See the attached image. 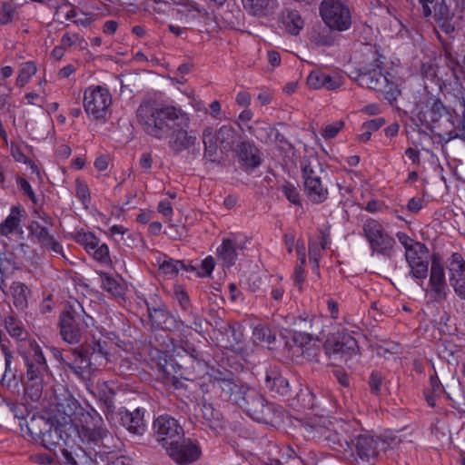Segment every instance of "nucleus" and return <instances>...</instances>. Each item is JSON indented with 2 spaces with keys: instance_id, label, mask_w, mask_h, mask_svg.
<instances>
[{
  "instance_id": "obj_23",
  "label": "nucleus",
  "mask_w": 465,
  "mask_h": 465,
  "mask_svg": "<svg viewBox=\"0 0 465 465\" xmlns=\"http://www.w3.org/2000/svg\"><path fill=\"white\" fill-rule=\"evenodd\" d=\"M245 249L244 242L236 238L223 239L222 244L217 248V257L226 267L235 264L238 256Z\"/></svg>"
},
{
  "instance_id": "obj_18",
  "label": "nucleus",
  "mask_w": 465,
  "mask_h": 465,
  "mask_svg": "<svg viewBox=\"0 0 465 465\" xmlns=\"http://www.w3.org/2000/svg\"><path fill=\"white\" fill-rule=\"evenodd\" d=\"M355 448L354 465H372L378 456L379 440L372 436L361 434L352 440Z\"/></svg>"
},
{
  "instance_id": "obj_46",
  "label": "nucleus",
  "mask_w": 465,
  "mask_h": 465,
  "mask_svg": "<svg viewBox=\"0 0 465 465\" xmlns=\"http://www.w3.org/2000/svg\"><path fill=\"white\" fill-rule=\"evenodd\" d=\"M203 143L204 145V156L213 161V156L216 154L217 151V134L213 133L211 128H205L203 132Z\"/></svg>"
},
{
  "instance_id": "obj_61",
  "label": "nucleus",
  "mask_w": 465,
  "mask_h": 465,
  "mask_svg": "<svg viewBox=\"0 0 465 465\" xmlns=\"http://www.w3.org/2000/svg\"><path fill=\"white\" fill-rule=\"evenodd\" d=\"M15 6L12 3H4L0 10V23L6 25L10 23L14 17Z\"/></svg>"
},
{
  "instance_id": "obj_1",
  "label": "nucleus",
  "mask_w": 465,
  "mask_h": 465,
  "mask_svg": "<svg viewBox=\"0 0 465 465\" xmlns=\"http://www.w3.org/2000/svg\"><path fill=\"white\" fill-rule=\"evenodd\" d=\"M366 64L357 71L355 82L361 87L380 93L383 99L392 103L401 92L391 75L382 67V55L376 45L364 44L361 49Z\"/></svg>"
},
{
  "instance_id": "obj_26",
  "label": "nucleus",
  "mask_w": 465,
  "mask_h": 465,
  "mask_svg": "<svg viewBox=\"0 0 465 465\" xmlns=\"http://www.w3.org/2000/svg\"><path fill=\"white\" fill-rule=\"evenodd\" d=\"M197 420L212 430L218 432L223 428V416L211 403H203L198 406L195 414Z\"/></svg>"
},
{
  "instance_id": "obj_47",
  "label": "nucleus",
  "mask_w": 465,
  "mask_h": 465,
  "mask_svg": "<svg viewBox=\"0 0 465 465\" xmlns=\"http://www.w3.org/2000/svg\"><path fill=\"white\" fill-rule=\"evenodd\" d=\"M28 230L30 234L36 238L37 242L45 247L53 238L54 236L49 233V231L46 227L41 225L38 222L33 221L28 226Z\"/></svg>"
},
{
  "instance_id": "obj_29",
  "label": "nucleus",
  "mask_w": 465,
  "mask_h": 465,
  "mask_svg": "<svg viewBox=\"0 0 465 465\" xmlns=\"http://www.w3.org/2000/svg\"><path fill=\"white\" fill-rule=\"evenodd\" d=\"M445 58L448 67L451 70L455 79L465 76V53L464 49L455 50L453 47L445 49Z\"/></svg>"
},
{
  "instance_id": "obj_27",
  "label": "nucleus",
  "mask_w": 465,
  "mask_h": 465,
  "mask_svg": "<svg viewBox=\"0 0 465 465\" xmlns=\"http://www.w3.org/2000/svg\"><path fill=\"white\" fill-rule=\"evenodd\" d=\"M302 183L322 177L324 173L322 163L316 153L304 155L300 161Z\"/></svg>"
},
{
  "instance_id": "obj_3",
  "label": "nucleus",
  "mask_w": 465,
  "mask_h": 465,
  "mask_svg": "<svg viewBox=\"0 0 465 465\" xmlns=\"http://www.w3.org/2000/svg\"><path fill=\"white\" fill-rule=\"evenodd\" d=\"M413 114L420 124L427 128H438L440 132L436 135L444 144L460 137L455 131V112L447 107L442 101L430 94H426L424 98L415 104Z\"/></svg>"
},
{
  "instance_id": "obj_16",
  "label": "nucleus",
  "mask_w": 465,
  "mask_h": 465,
  "mask_svg": "<svg viewBox=\"0 0 465 465\" xmlns=\"http://www.w3.org/2000/svg\"><path fill=\"white\" fill-rule=\"evenodd\" d=\"M153 437L165 449L179 443L183 437V429L178 420L170 415H160L153 424Z\"/></svg>"
},
{
  "instance_id": "obj_54",
  "label": "nucleus",
  "mask_w": 465,
  "mask_h": 465,
  "mask_svg": "<svg viewBox=\"0 0 465 465\" xmlns=\"http://www.w3.org/2000/svg\"><path fill=\"white\" fill-rule=\"evenodd\" d=\"M409 266L411 268V273L413 278L419 280L426 279L428 275V261L420 259L414 262L409 263Z\"/></svg>"
},
{
  "instance_id": "obj_2",
  "label": "nucleus",
  "mask_w": 465,
  "mask_h": 465,
  "mask_svg": "<svg viewBox=\"0 0 465 465\" xmlns=\"http://www.w3.org/2000/svg\"><path fill=\"white\" fill-rule=\"evenodd\" d=\"M69 348V354L64 371L72 373L85 385L90 382L91 376L100 368L105 367L109 361L108 343L93 339L91 343H81Z\"/></svg>"
},
{
  "instance_id": "obj_43",
  "label": "nucleus",
  "mask_w": 465,
  "mask_h": 465,
  "mask_svg": "<svg viewBox=\"0 0 465 465\" xmlns=\"http://www.w3.org/2000/svg\"><path fill=\"white\" fill-rule=\"evenodd\" d=\"M27 287L20 282H14L10 286V292L14 305L20 310L27 307Z\"/></svg>"
},
{
  "instance_id": "obj_5",
  "label": "nucleus",
  "mask_w": 465,
  "mask_h": 465,
  "mask_svg": "<svg viewBox=\"0 0 465 465\" xmlns=\"http://www.w3.org/2000/svg\"><path fill=\"white\" fill-rule=\"evenodd\" d=\"M78 435L104 460V454H114L118 449L119 439L107 428L103 417L90 409L78 418Z\"/></svg>"
},
{
  "instance_id": "obj_40",
  "label": "nucleus",
  "mask_w": 465,
  "mask_h": 465,
  "mask_svg": "<svg viewBox=\"0 0 465 465\" xmlns=\"http://www.w3.org/2000/svg\"><path fill=\"white\" fill-rule=\"evenodd\" d=\"M99 275L104 290L115 297H121L124 294L125 288L121 280H118L109 273L104 272H101Z\"/></svg>"
},
{
  "instance_id": "obj_17",
  "label": "nucleus",
  "mask_w": 465,
  "mask_h": 465,
  "mask_svg": "<svg viewBox=\"0 0 465 465\" xmlns=\"http://www.w3.org/2000/svg\"><path fill=\"white\" fill-rule=\"evenodd\" d=\"M449 282L455 294L465 301V260L459 252L452 253L445 262Z\"/></svg>"
},
{
  "instance_id": "obj_12",
  "label": "nucleus",
  "mask_w": 465,
  "mask_h": 465,
  "mask_svg": "<svg viewBox=\"0 0 465 465\" xmlns=\"http://www.w3.org/2000/svg\"><path fill=\"white\" fill-rule=\"evenodd\" d=\"M323 349L329 359L334 362L347 361L359 351L357 341L345 330L330 333L324 342Z\"/></svg>"
},
{
  "instance_id": "obj_55",
  "label": "nucleus",
  "mask_w": 465,
  "mask_h": 465,
  "mask_svg": "<svg viewBox=\"0 0 465 465\" xmlns=\"http://www.w3.org/2000/svg\"><path fill=\"white\" fill-rule=\"evenodd\" d=\"M90 254L101 263L108 264L111 262L109 248L106 243H97L96 247L91 249Z\"/></svg>"
},
{
  "instance_id": "obj_14",
  "label": "nucleus",
  "mask_w": 465,
  "mask_h": 465,
  "mask_svg": "<svg viewBox=\"0 0 465 465\" xmlns=\"http://www.w3.org/2000/svg\"><path fill=\"white\" fill-rule=\"evenodd\" d=\"M363 235L373 252L390 257L393 252L395 240L374 219H367L362 225Z\"/></svg>"
},
{
  "instance_id": "obj_52",
  "label": "nucleus",
  "mask_w": 465,
  "mask_h": 465,
  "mask_svg": "<svg viewBox=\"0 0 465 465\" xmlns=\"http://www.w3.org/2000/svg\"><path fill=\"white\" fill-rule=\"evenodd\" d=\"M281 192L286 199L294 205H301V196L298 187L291 182H285L280 186Z\"/></svg>"
},
{
  "instance_id": "obj_22",
  "label": "nucleus",
  "mask_w": 465,
  "mask_h": 465,
  "mask_svg": "<svg viewBox=\"0 0 465 465\" xmlns=\"http://www.w3.org/2000/svg\"><path fill=\"white\" fill-rule=\"evenodd\" d=\"M121 424L132 434L141 436L146 430V423L143 419L144 411L137 408L133 411L121 408L118 411Z\"/></svg>"
},
{
  "instance_id": "obj_56",
  "label": "nucleus",
  "mask_w": 465,
  "mask_h": 465,
  "mask_svg": "<svg viewBox=\"0 0 465 465\" xmlns=\"http://www.w3.org/2000/svg\"><path fill=\"white\" fill-rule=\"evenodd\" d=\"M149 318L153 326H156L158 328H165L166 322L169 320L170 315L165 306L161 310H156L155 312L149 314Z\"/></svg>"
},
{
  "instance_id": "obj_38",
  "label": "nucleus",
  "mask_w": 465,
  "mask_h": 465,
  "mask_svg": "<svg viewBox=\"0 0 465 465\" xmlns=\"http://www.w3.org/2000/svg\"><path fill=\"white\" fill-rule=\"evenodd\" d=\"M322 443L337 451L346 450L347 448L351 449L350 442L345 439L343 434L338 430L330 427L327 429Z\"/></svg>"
},
{
  "instance_id": "obj_6",
  "label": "nucleus",
  "mask_w": 465,
  "mask_h": 465,
  "mask_svg": "<svg viewBox=\"0 0 465 465\" xmlns=\"http://www.w3.org/2000/svg\"><path fill=\"white\" fill-rule=\"evenodd\" d=\"M94 325V320L88 315L78 302L68 304L59 315L58 328L62 340L70 344L84 343V334Z\"/></svg>"
},
{
  "instance_id": "obj_31",
  "label": "nucleus",
  "mask_w": 465,
  "mask_h": 465,
  "mask_svg": "<svg viewBox=\"0 0 465 465\" xmlns=\"http://www.w3.org/2000/svg\"><path fill=\"white\" fill-rule=\"evenodd\" d=\"M303 191L308 200L314 204L322 203L329 196L328 188L322 183V177L312 183H303Z\"/></svg>"
},
{
  "instance_id": "obj_35",
  "label": "nucleus",
  "mask_w": 465,
  "mask_h": 465,
  "mask_svg": "<svg viewBox=\"0 0 465 465\" xmlns=\"http://www.w3.org/2000/svg\"><path fill=\"white\" fill-rule=\"evenodd\" d=\"M218 331L222 336L223 346L226 349L234 350L242 341V332L228 322L221 324Z\"/></svg>"
},
{
  "instance_id": "obj_32",
  "label": "nucleus",
  "mask_w": 465,
  "mask_h": 465,
  "mask_svg": "<svg viewBox=\"0 0 465 465\" xmlns=\"http://www.w3.org/2000/svg\"><path fill=\"white\" fill-rule=\"evenodd\" d=\"M21 218V209L17 206H12L9 215L0 223V234L8 236L15 232L23 233Z\"/></svg>"
},
{
  "instance_id": "obj_57",
  "label": "nucleus",
  "mask_w": 465,
  "mask_h": 465,
  "mask_svg": "<svg viewBox=\"0 0 465 465\" xmlns=\"http://www.w3.org/2000/svg\"><path fill=\"white\" fill-rule=\"evenodd\" d=\"M187 313V324L186 327L190 328L197 332L203 331V319L193 311L191 308L190 311L185 312Z\"/></svg>"
},
{
  "instance_id": "obj_51",
  "label": "nucleus",
  "mask_w": 465,
  "mask_h": 465,
  "mask_svg": "<svg viewBox=\"0 0 465 465\" xmlns=\"http://www.w3.org/2000/svg\"><path fill=\"white\" fill-rule=\"evenodd\" d=\"M36 73V65L34 62H26L21 64L19 74L16 78V84L24 86L29 79Z\"/></svg>"
},
{
  "instance_id": "obj_30",
  "label": "nucleus",
  "mask_w": 465,
  "mask_h": 465,
  "mask_svg": "<svg viewBox=\"0 0 465 465\" xmlns=\"http://www.w3.org/2000/svg\"><path fill=\"white\" fill-rule=\"evenodd\" d=\"M57 410L75 425L78 423V418H80L82 414L88 411L82 407L80 403L71 395L64 397V400L57 402Z\"/></svg>"
},
{
  "instance_id": "obj_11",
  "label": "nucleus",
  "mask_w": 465,
  "mask_h": 465,
  "mask_svg": "<svg viewBox=\"0 0 465 465\" xmlns=\"http://www.w3.org/2000/svg\"><path fill=\"white\" fill-rule=\"evenodd\" d=\"M26 428L32 440L48 450H53L62 440L60 427L43 416L33 415Z\"/></svg>"
},
{
  "instance_id": "obj_19",
  "label": "nucleus",
  "mask_w": 465,
  "mask_h": 465,
  "mask_svg": "<svg viewBox=\"0 0 465 465\" xmlns=\"http://www.w3.org/2000/svg\"><path fill=\"white\" fill-rule=\"evenodd\" d=\"M169 456L177 463L188 464L196 460L201 455L199 445L191 440H183L166 449Z\"/></svg>"
},
{
  "instance_id": "obj_7",
  "label": "nucleus",
  "mask_w": 465,
  "mask_h": 465,
  "mask_svg": "<svg viewBox=\"0 0 465 465\" xmlns=\"http://www.w3.org/2000/svg\"><path fill=\"white\" fill-rule=\"evenodd\" d=\"M26 366L25 394L31 401H37L42 397L45 378L49 374V368L42 349L36 342H30V351L23 353Z\"/></svg>"
},
{
  "instance_id": "obj_13",
  "label": "nucleus",
  "mask_w": 465,
  "mask_h": 465,
  "mask_svg": "<svg viewBox=\"0 0 465 465\" xmlns=\"http://www.w3.org/2000/svg\"><path fill=\"white\" fill-rule=\"evenodd\" d=\"M112 102V94L106 87L91 85L84 90V108L93 120L104 121Z\"/></svg>"
},
{
  "instance_id": "obj_64",
  "label": "nucleus",
  "mask_w": 465,
  "mask_h": 465,
  "mask_svg": "<svg viewBox=\"0 0 465 465\" xmlns=\"http://www.w3.org/2000/svg\"><path fill=\"white\" fill-rule=\"evenodd\" d=\"M113 454H104V459H106L108 465H134L132 459L127 456H117L114 458Z\"/></svg>"
},
{
  "instance_id": "obj_63",
  "label": "nucleus",
  "mask_w": 465,
  "mask_h": 465,
  "mask_svg": "<svg viewBox=\"0 0 465 465\" xmlns=\"http://www.w3.org/2000/svg\"><path fill=\"white\" fill-rule=\"evenodd\" d=\"M344 123L342 121H337L335 123L327 124L322 130V136L326 139H331L337 135V134L343 127Z\"/></svg>"
},
{
  "instance_id": "obj_53",
  "label": "nucleus",
  "mask_w": 465,
  "mask_h": 465,
  "mask_svg": "<svg viewBox=\"0 0 465 465\" xmlns=\"http://www.w3.org/2000/svg\"><path fill=\"white\" fill-rule=\"evenodd\" d=\"M255 341L272 343L275 341V334L265 325H258L253 329L252 332Z\"/></svg>"
},
{
  "instance_id": "obj_20",
  "label": "nucleus",
  "mask_w": 465,
  "mask_h": 465,
  "mask_svg": "<svg viewBox=\"0 0 465 465\" xmlns=\"http://www.w3.org/2000/svg\"><path fill=\"white\" fill-rule=\"evenodd\" d=\"M430 287L434 301L440 302L447 299L449 288L445 278L444 268L436 261L432 262L430 267Z\"/></svg>"
},
{
  "instance_id": "obj_41",
  "label": "nucleus",
  "mask_w": 465,
  "mask_h": 465,
  "mask_svg": "<svg viewBox=\"0 0 465 465\" xmlns=\"http://www.w3.org/2000/svg\"><path fill=\"white\" fill-rule=\"evenodd\" d=\"M94 394L99 401L104 403L107 411H112L114 408V398L115 392L113 388L105 381L97 382Z\"/></svg>"
},
{
  "instance_id": "obj_60",
  "label": "nucleus",
  "mask_w": 465,
  "mask_h": 465,
  "mask_svg": "<svg viewBox=\"0 0 465 465\" xmlns=\"http://www.w3.org/2000/svg\"><path fill=\"white\" fill-rule=\"evenodd\" d=\"M174 298L179 303L182 311L188 312L192 308L190 297L183 289L177 288L174 291Z\"/></svg>"
},
{
  "instance_id": "obj_33",
  "label": "nucleus",
  "mask_w": 465,
  "mask_h": 465,
  "mask_svg": "<svg viewBox=\"0 0 465 465\" xmlns=\"http://www.w3.org/2000/svg\"><path fill=\"white\" fill-rule=\"evenodd\" d=\"M243 8L253 16H264L277 5V0H242Z\"/></svg>"
},
{
  "instance_id": "obj_28",
  "label": "nucleus",
  "mask_w": 465,
  "mask_h": 465,
  "mask_svg": "<svg viewBox=\"0 0 465 465\" xmlns=\"http://www.w3.org/2000/svg\"><path fill=\"white\" fill-rule=\"evenodd\" d=\"M65 447L61 450L64 465H90L92 459L79 445H69L64 441Z\"/></svg>"
},
{
  "instance_id": "obj_24",
  "label": "nucleus",
  "mask_w": 465,
  "mask_h": 465,
  "mask_svg": "<svg viewBox=\"0 0 465 465\" xmlns=\"http://www.w3.org/2000/svg\"><path fill=\"white\" fill-rule=\"evenodd\" d=\"M264 386L272 393L280 396H288L291 393V386L278 367H271L266 370Z\"/></svg>"
},
{
  "instance_id": "obj_21",
  "label": "nucleus",
  "mask_w": 465,
  "mask_h": 465,
  "mask_svg": "<svg viewBox=\"0 0 465 465\" xmlns=\"http://www.w3.org/2000/svg\"><path fill=\"white\" fill-rule=\"evenodd\" d=\"M342 84L343 77L340 74H325L320 69L312 71L307 77L308 86L314 90L325 88L332 91L341 87Z\"/></svg>"
},
{
  "instance_id": "obj_42",
  "label": "nucleus",
  "mask_w": 465,
  "mask_h": 465,
  "mask_svg": "<svg viewBox=\"0 0 465 465\" xmlns=\"http://www.w3.org/2000/svg\"><path fill=\"white\" fill-rule=\"evenodd\" d=\"M328 426L318 421H309L302 425L304 436L308 440H313L322 443Z\"/></svg>"
},
{
  "instance_id": "obj_4",
  "label": "nucleus",
  "mask_w": 465,
  "mask_h": 465,
  "mask_svg": "<svg viewBox=\"0 0 465 465\" xmlns=\"http://www.w3.org/2000/svg\"><path fill=\"white\" fill-rule=\"evenodd\" d=\"M183 112L180 107L146 101L138 106L136 120L146 135L163 141L168 139L169 132Z\"/></svg>"
},
{
  "instance_id": "obj_49",
  "label": "nucleus",
  "mask_w": 465,
  "mask_h": 465,
  "mask_svg": "<svg viewBox=\"0 0 465 465\" xmlns=\"http://www.w3.org/2000/svg\"><path fill=\"white\" fill-rule=\"evenodd\" d=\"M216 134L220 146L231 150L235 141V130L232 126L223 125Z\"/></svg>"
},
{
  "instance_id": "obj_37",
  "label": "nucleus",
  "mask_w": 465,
  "mask_h": 465,
  "mask_svg": "<svg viewBox=\"0 0 465 465\" xmlns=\"http://www.w3.org/2000/svg\"><path fill=\"white\" fill-rule=\"evenodd\" d=\"M4 325L8 334L16 340H25L27 331L22 321L15 314H10L4 319Z\"/></svg>"
},
{
  "instance_id": "obj_25",
  "label": "nucleus",
  "mask_w": 465,
  "mask_h": 465,
  "mask_svg": "<svg viewBox=\"0 0 465 465\" xmlns=\"http://www.w3.org/2000/svg\"><path fill=\"white\" fill-rule=\"evenodd\" d=\"M237 156L245 169H254L261 165L262 158L259 149L251 141H242L237 145Z\"/></svg>"
},
{
  "instance_id": "obj_44",
  "label": "nucleus",
  "mask_w": 465,
  "mask_h": 465,
  "mask_svg": "<svg viewBox=\"0 0 465 465\" xmlns=\"http://www.w3.org/2000/svg\"><path fill=\"white\" fill-rule=\"evenodd\" d=\"M160 270L165 274H177L181 270L194 272L193 265H186L183 261L173 258H165L159 265Z\"/></svg>"
},
{
  "instance_id": "obj_8",
  "label": "nucleus",
  "mask_w": 465,
  "mask_h": 465,
  "mask_svg": "<svg viewBox=\"0 0 465 465\" xmlns=\"http://www.w3.org/2000/svg\"><path fill=\"white\" fill-rule=\"evenodd\" d=\"M209 381L214 394L222 400L231 401L239 407L245 399L247 391L252 389L239 380H236L233 373L227 370L213 371L209 375Z\"/></svg>"
},
{
  "instance_id": "obj_15",
  "label": "nucleus",
  "mask_w": 465,
  "mask_h": 465,
  "mask_svg": "<svg viewBox=\"0 0 465 465\" xmlns=\"http://www.w3.org/2000/svg\"><path fill=\"white\" fill-rule=\"evenodd\" d=\"M190 122L189 114L183 112L169 132L168 147L174 155H178L182 152L190 149L197 142L196 135L193 132L188 131Z\"/></svg>"
},
{
  "instance_id": "obj_10",
  "label": "nucleus",
  "mask_w": 465,
  "mask_h": 465,
  "mask_svg": "<svg viewBox=\"0 0 465 465\" xmlns=\"http://www.w3.org/2000/svg\"><path fill=\"white\" fill-rule=\"evenodd\" d=\"M319 14L326 26L338 32L347 31L351 26V12L344 0H322Z\"/></svg>"
},
{
  "instance_id": "obj_58",
  "label": "nucleus",
  "mask_w": 465,
  "mask_h": 465,
  "mask_svg": "<svg viewBox=\"0 0 465 465\" xmlns=\"http://www.w3.org/2000/svg\"><path fill=\"white\" fill-rule=\"evenodd\" d=\"M434 14L433 18L435 22L445 21L446 19H452V15L450 12L449 7L446 4H435L433 5Z\"/></svg>"
},
{
  "instance_id": "obj_50",
  "label": "nucleus",
  "mask_w": 465,
  "mask_h": 465,
  "mask_svg": "<svg viewBox=\"0 0 465 465\" xmlns=\"http://www.w3.org/2000/svg\"><path fill=\"white\" fill-rule=\"evenodd\" d=\"M73 239L75 242L84 246L88 253H91V249H94L99 243V239L90 232H76L73 235Z\"/></svg>"
},
{
  "instance_id": "obj_36",
  "label": "nucleus",
  "mask_w": 465,
  "mask_h": 465,
  "mask_svg": "<svg viewBox=\"0 0 465 465\" xmlns=\"http://www.w3.org/2000/svg\"><path fill=\"white\" fill-rule=\"evenodd\" d=\"M286 322L292 327L293 332L314 331V325L320 322L315 316L302 314L298 317H288Z\"/></svg>"
},
{
  "instance_id": "obj_59",
  "label": "nucleus",
  "mask_w": 465,
  "mask_h": 465,
  "mask_svg": "<svg viewBox=\"0 0 465 465\" xmlns=\"http://www.w3.org/2000/svg\"><path fill=\"white\" fill-rule=\"evenodd\" d=\"M383 377L378 371H371L369 378V386L371 391L375 395H380L381 393Z\"/></svg>"
},
{
  "instance_id": "obj_45",
  "label": "nucleus",
  "mask_w": 465,
  "mask_h": 465,
  "mask_svg": "<svg viewBox=\"0 0 465 465\" xmlns=\"http://www.w3.org/2000/svg\"><path fill=\"white\" fill-rule=\"evenodd\" d=\"M187 353L189 360L192 361V369L197 372L204 371L207 369V362L192 344L185 343L183 348Z\"/></svg>"
},
{
  "instance_id": "obj_34",
  "label": "nucleus",
  "mask_w": 465,
  "mask_h": 465,
  "mask_svg": "<svg viewBox=\"0 0 465 465\" xmlns=\"http://www.w3.org/2000/svg\"><path fill=\"white\" fill-rule=\"evenodd\" d=\"M338 32L336 29H331L329 26H316L312 29L310 40L316 46H331L336 41L334 33Z\"/></svg>"
},
{
  "instance_id": "obj_39",
  "label": "nucleus",
  "mask_w": 465,
  "mask_h": 465,
  "mask_svg": "<svg viewBox=\"0 0 465 465\" xmlns=\"http://www.w3.org/2000/svg\"><path fill=\"white\" fill-rule=\"evenodd\" d=\"M285 30L292 35H297L303 27V20L295 10H285L282 17Z\"/></svg>"
},
{
  "instance_id": "obj_9",
  "label": "nucleus",
  "mask_w": 465,
  "mask_h": 465,
  "mask_svg": "<svg viewBox=\"0 0 465 465\" xmlns=\"http://www.w3.org/2000/svg\"><path fill=\"white\" fill-rule=\"evenodd\" d=\"M248 416L258 422L273 425L282 417V408L269 402L263 395L252 388L240 406Z\"/></svg>"
},
{
  "instance_id": "obj_48",
  "label": "nucleus",
  "mask_w": 465,
  "mask_h": 465,
  "mask_svg": "<svg viewBox=\"0 0 465 465\" xmlns=\"http://www.w3.org/2000/svg\"><path fill=\"white\" fill-rule=\"evenodd\" d=\"M1 351L5 356V373L3 375V382L7 381L9 385L12 380L15 379L16 368L12 366L13 353L5 344H1Z\"/></svg>"
},
{
  "instance_id": "obj_62",
  "label": "nucleus",
  "mask_w": 465,
  "mask_h": 465,
  "mask_svg": "<svg viewBox=\"0 0 465 465\" xmlns=\"http://www.w3.org/2000/svg\"><path fill=\"white\" fill-rule=\"evenodd\" d=\"M75 194L83 203H86L90 201L89 189L80 179H76L75 181Z\"/></svg>"
}]
</instances>
